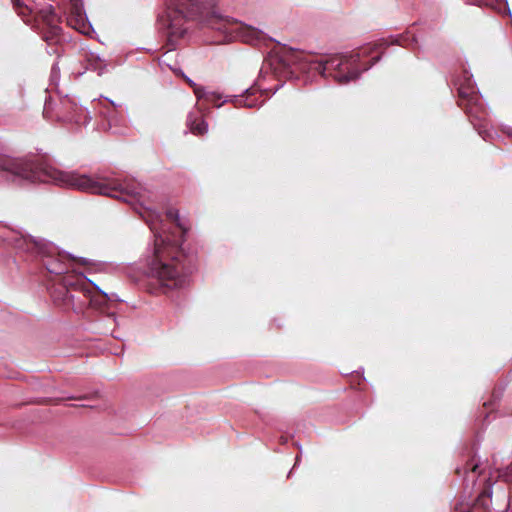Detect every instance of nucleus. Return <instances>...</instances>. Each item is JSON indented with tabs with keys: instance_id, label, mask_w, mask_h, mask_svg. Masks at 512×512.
I'll use <instances>...</instances> for the list:
<instances>
[{
	"instance_id": "6",
	"label": "nucleus",
	"mask_w": 512,
	"mask_h": 512,
	"mask_svg": "<svg viewBox=\"0 0 512 512\" xmlns=\"http://www.w3.org/2000/svg\"><path fill=\"white\" fill-rule=\"evenodd\" d=\"M42 265L50 274L51 280L62 281V277L68 274H81L73 268L72 260L66 259V257L60 254L44 256Z\"/></svg>"
},
{
	"instance_id": "11",
	"label": "nucleus",
	"mask_w": 512,
	"mask_h": 512,
	"mask_svg": "<svg viewBox=\"0 0 512 512\" xmlns=\"http://www.w3.org/2000/svg\"><path fill=\"white\" fill-rule=\"evenodd\" d=\"M479 94L475 90V87L469 80H466L464 83L460 84L458 87V105L463 106V102H473L478 101Z\"/></svg>"
},
{
	"instance_id": "5",
	"label": "nucleus",
	"mask_w": 512,
	"mask_h": 512,
	"mask_svg": "<svg viewBox=\"0 0 512 512\" xmlns=\"http://www.w3.org/2000/svg\"><path fill=\"white\" fill-rule=\"evenodd\" d=\"M479 492L472 504L460 503L456 506V512H504L508 507V498L503 495L504 503L501 509L491 508L492 484L489 479L484 478L478 483Z\"/></svg>"
},
{
	"instance_id": "13",
	"label": "nucleus",
	"mask_w": 512,
	"mask_h": 512,
	"mask_svg": "<svg viewBox=\"0 0 512 512\" xmlns=\"http://www.w3.org/2000/svg\"><path fill=\"white\" fill-rule=\"evenodd\" d=\"M259 98L260 96H257L255 92L247 90L244 95L235 97L234 104L236 107L253 108L258 105Z\"/></svg>"
},
{
	"instance_id": "4",
	"label": "nucleus",
	"mask_w": 512,
	"mask_h": 512,
	"mask_svg": "<svg viewBox=\"0 0 512 512\" xmlns=\"http://www.w3.org/2000/svg\"><path fill=\"white\" fill-rule=\"evenodd\" d=\"M208 24L217 30L236 33L237 36L246 43L256 44L266 39V35L261 30L233 19L224 18L216 14V12L211 14L208 19Z\"/></svg>"
},
{
	"instance_id": "16",
	"label": "nucleus",
	"mask_w": 512,
	"mask_h": 512,
	"mask_svg": "<svg viewBox=\"0 0 512 512\" xmlns=\"http://www.w3.org/2000/svg\"><path fill=\"white\" fill-rule=\"evenodd\" d=\"M195 95L199 100H205L214 104L217 107H220L221 104L218 103L221 96L216 92H208L203 87H195Z\"/></svg>"
},
{
	"instance_id": "14",
	"label": "nucleus",
	"mask_w": 512,
	"mask_h": 512,
	"mask_svg": "<svg viewBox=\"0 0 512 512\" xmlns=\"http://www.w3.org/2000/svg\"><path fill=\"white\" fill-rule=\"evenodd\" d=\"M188 125L190 127L191 132L194 135H204L207 132V123L203 120L202 117H193L190 115L188 117Z\"/></svg>"
},
{
	"instance_id": "18",
	"label": "nucleus",
	"mask_w": 512,
	"mask_h": 512,
	"mask_svg": "<svg viewBox=\"0 0 512 512\" xmlns=\"http://www.w3.org/2000/svg\"><path fill=\"white\" fill-rule=\"evenodd\" d=\"M13 7L15 11L18 13L19 16L22 17L24 22L28 23L30 22V14L31 10L27 5H25L21 0H11Z\"/></svg>"
},
{
	"instance_id": "1",
	"label": "nucleus",
	"mask_w": 512,
	"mask_h": 512,
	"mask_svg": "<svg viewBox=\"0 0 512 512\" xmlns=\"http://www.w3.org/2000/svg\"><path fill=\"white\" fill-rule=\"evenodd\" d=\"M0 171L11 173L30 182H54L84 192L122 198L124 201H128V198L140 201L143 197L141 184L133 180L93 178L75 172H62L38 160L0 155Z\"/></svg>"
},
{
	"instance_id": "9",
	"label": "nucleus",
	"mask_w": 512,
	"mask_h": 512,
	"mask_svg": "<svg viewBox=\"0 0 512 512\" xmlns=\"http://www.w3.org/2000/svg\"><path fill=\"white\" fill-rule=\"evenodd\" d=\"M36 20L43 23L49 29L51 38L60 34V20L52 6L39 10L36 15Z\"/></svg>"
},
{
	"instance_id": "20",
	"label": "nucleus",
	"mask_w": 512,
	"mask_h": 512,
	"mask_svg": "<svg viewBox=\"0 0 512 512\" xmlns=\"http://www.w3.org/2000/svg\"><path fill=\"white\" fill-rule=\"evenodd\" d=\"M472 4L478 5V6H487L492 9H499L501 7L503 0H469Z\"/></svg>"
},
{
	"instance_id": "15",
	"label": "nucleus",
	"mask_w": 512,
	"mask_h": 512,
	"mask_svg": "<svg viewBox=\"0 0 512 512\" xmlns=\"http://www.w3.org/2000/svg\"><path fill=\"white\" fill-rule=\"evenodd\" d=\"M89 296L90 297L88 299V307H92L95 309H103V307L106 305L108 301V297L105 293L94 292L91 288Z\"/></svg>"
},
{
	"instance_id": "7",
	"label": "nucleus",
	"mask_w": 512,
	"mask_h": 512,
	"mask_svg": "<svg viewBox=\"0 0 512 512\" xmlns=\"http://www.w3.org/2000/svg\"><path fill=\"white\" fill-rule=\"evenodd\" d=\"M74 274H68L62 277V281H57L50 287V294L53 302L64 309H70L71 301H74L75 294L72 293V287L75 286Z\"/></svg>"
},
{
	"instance_id": "10",
	"label": "nucleus",
	"mask_w": 512,
	"mask_h": 512,
	"mask_svg": "<svg viewBox=\"0 0 512 512\" xmlns=\"http://www.w3.org/2000/svg\"><path fill=\"white\" fill-rule=\"evenodd\" d=\"M464 112L469 117L470 122L474 125H482V123L486 120V110L481 101V98H478V101L473 102H463V106H460Z\"/></svg>"
},
{
	"instance_id": "8",
	"label": "nucleus",
	"mask_w": 512,
	"mask_h": 512,
	"mask_svg": "<svg viewBox=\"0 0 512 512\" xmlns=\"http://www.w3.org/2000/svg\"><path fill=\"white\" fill-rule=\"evenodd\" d=\"M74 275L73 281L77 283L72 287V293L75 294V298L74 301H71L70 309L79 313L88 307L90 283L87 282L86 277L82 273Z\"/></svg>"
},
{
	"instance_id": "21",
	"label": "nucleus",
	"mask_w": 512,
	"mask_h": 512,
	"mask_svg": "<svg viewBox=\"0 0 512 512\" xmlns=\"http://www.w3.org/2000/svg\"><path fill=\"white\" fill-rule=\"evenodd\" d=\"M498 478L504 482H512V462L504 469L498 470Z\"/></svg>"
},
{
	"instance_id": "22",
	"label": "nucleus",
	"mask_w": 512,
	"mask_h": 512,
	"mask_svg": "<svg viewBox=\"0 0 512 512\" xmlns=\"http://www.w3.org/2000/svg\"><path fill=\"white\" fill-rule=\"evenodd\" d=\"M186 82L193 88V91L195 92V87H198V86L188 78L186 79Z\"/></svg>"
},
{
	"instance_id": "12",
	"label": "nucleus",
	"mask_w": 512,
	"mask_h": 512,
	"mask_svg": "<svg viewBox=\"0 0 512 512\" xmlns=\"http://www.w3.org/2000/svg\"><path fill=\"white\" fill-rule=\"evenodd\" d=\"M173 4L184 17H192L201 12L198 0H173Z\"/></svg>"
},
{
	"instance_id": "3",
	"label": "nucleus",
	"mask_w": 512,
	"mask_h": 512,
	"mask_svg": "<svg viewBox=\"0 0 512 512\" xmlns=\"http://www.w3.org/2000/svg\"><path fill=\"white\" fill-rule=\"evenodd\" d=\"M385 46L380 43L362 47L349 56L335 55L316 63L314 69L324 77H333L340 84H346L377 63Z\"/></svg>"
},
{
	"instance_id": "19",
	"label": "nucleus",
	"mask_w": 512,
	"mask_h": 512,
	"mask_svg": "<svg viewBox=\"0 0 512 512\" xmlns=\"http://www.w3.org/2000/svg\"><path fill=\"white\" fill-rule=\"evenodd\" d=\"M67 22H68V24L70 26H72L73 28H75L79 32L86 33V30H85L86 29V24H85L84 19L81 16L80 13L71 14L68 17Z\"/></svg>"
},
{
	"instance_id": "2",
	"label": "nucleus",
	"mask_w": 512,
	"mask_h": 512,
	"mask_svg": "<svg viewBox=\"0 0 512 512\" xmlns=\"http://www.w3.org/2000/svg\"><path fill=\"white\" fill-rule=\"evenodd\" d=\"M169 222L174 225L173 231H158L154 224L150 229L154 232V253L147 264V276L151 279L152 293H167L182 287L186 282V255L182 248L186 229L179 221L178 211L169 209L166 212Z\"/></svg>"
},
{
	"instance_id": "17",
	"label": "nucleus",
	"mask_w": 512,
	"mask_h": 512,
	"mask_svg": "<svg viewBox=\"0 0 512 512\" xmlns=\"http://www.w3.org/2000/svg\"><path fill=\"white\" fill-rule=\"evenodd\" d=\"M478 468H479V465L478 463L474 460V458H472L471 460H469L465 465L464 467L462 468H456L455 469V473L457 475H461L462 473L465 474L467 477H469L470 475H472V477L474 478V475L476 473H478V475L481 474V472H478Z\"/></svg>"
}]
</instances>
